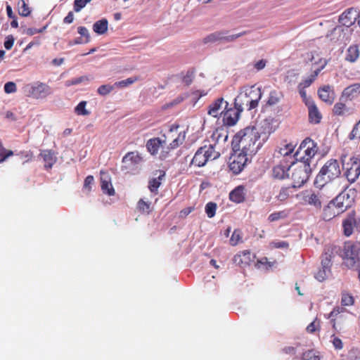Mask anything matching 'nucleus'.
I'll return each mask as SVG.
<instances>
[{"label":"nucleus","instance_id":"f8f14e48","mask_svg":"<svg viewBox=\"0 0 360 360\" xmlns=\"http://www.w3.org/2000/svg\"><path fill=\"white\" fill-rule=\"evenodd\" d=\"M228 134L226 131L222 129H216L208 140L209 145L207 146H211L215 151H218L220 155L226 144Z\"/></svg>","mask_w":360,"mask_h":360},{"label":"nucleus","instance_id":"58836bf2","mask_svg":"<svg viewBox=\"0 0 360 360\" xmlns=\"http://www.w3.org/2000/svg\"><path fill=\"white\" fill-rule=\"evenodd\" d=\"M288 216V212L286 210H282L278 212H275L271 213L269 217L268 220L270 222L276 221L281 219H285Z\"/></svg>","mask_w":360,"mask_h":360},{"label":"nucleus","instance_id":"a18cd8bd","mask_svg":"<svg viewBox=\"0 0 360 360\" xmlns=\"http://www.w3.org/2000/svg\"><path fill=\"white\" fill-rule=\"evenodd\" d=\"M89 80L87 76H81L77 78L67 80L65 85L66 86H70L72 85H77L82 82H88Z\"/></svg>","mask_w":360,"mask_h":360},{"label":"nucleus","instance_id":"864d4df0","mask_svg":"<svg viewBox=\"0 0 360 360\" xmlns=\"http://www.w3.org/2000/svg\"><path fill=\"white\" fill-rule=\"evenodd\" d=\"M91 0H75L74 1V11L77 13L79 12L83 8L85 7L86 4Z\"/></svg>","mask_w":360,"mask_h":360},{"label":"nucleus","instance_id":"c03bdc74","mask_svg":"<svg viewBox=\"0 0 360 360\" xmlns=\"http://www.w3.org/2000/svg\"><path fill=\"white\" fill-rule=\"evenodd\" d=\"M354 300L352 295L347 292L342 294L341 304L342 306H352L354 304Z\"/></svg>","mask_w":360,"mask_h":360},{"label":"nucleus","instance_id":"f704fd0d","mask_svg":"<svg viewBox=\"0 0 360 360\" xmlns=\"http://www.w3.org/2000/svg\"><path fill=\"white\" fill-rule=\"evenodd\" d=\"M346 311L345 309L340 307H335L333 311L329 314L328 318L331 319V321L333 322V327L335 328L336 321L342 319V316L341 314H343Z\"/></svg>","mask_w":360,"mask_h":360},{"label":"nucleus","instance_id":"39448f33","mask_svg":"<svg viewBox=\"0 0 360 360\" xmlns=\"http://www.w3.org/2000/svg\"><path fill=\"white\" fill-rule=\"evenodd\" d=\"M343 264L349 269L358 266L360 264V246L359 244L346 243L342 251Z\"/></svg>","mask_w":360,"mask_h":360},{"label":"nucleus","instance_id":"5701e85b","mask_svg":"<svg viewBox=\"0 0 360 360\" xmlns=\"http://www.w3.org/2000/svg\"><path fill=\"white\" fill-rule=\"evenodd\" d=\"M318 95L321 100L330 105L333 103L335 99V92L330 85L319 88Z\"/></svg>","mask_w":360,"mask_h":360},{"label":"nucleus","instance_id":"de8ad7c7","mask_svg":"<svg viewBox=\"0 0 360 360\" xmlns=\"http://www.w3.org/2000/svg\"><path fill=\"white\" fill-rule=\"evenodd\" d=\"M115 88L114 85L103 84L98 87L97 92L101 96H106L110 94Z\"/></svg>","mask_w":360,"mask_h":360},{"label":"nucleus","instance_id":"6e6d98bb","mask_svg":"<svg viewBox=\"0 0 360 360\" xmlns=\"http://www.w3.org/2000/svg\"><path fill=\"white\" fill-rule=\"evenodd\" d=\"M302 360H319V358L316 355L314 351L308 350L303 353Z\"/></svg>","mask_w":360,"mask_h":360},{"label":"nucleus","instance_id":"6e6552de","mask_svg":"<svg viewBox=\"0 0 360 360\" xmlns=\"http://www.w3.org/2000/svg\"><path fill=\"white\" fill-rule=\"evenodd\" d=\"M293 167L291 179L292 187L300 188L309 179L311 169L309 163H302L292 165Z\"/></svg>","mask_w":360,"mask_h":360},{"label":"nucleus","instance_id":"7c9ffc66","mask_svg":"<svg viewBox=\"0 0 360 360\" xmlns=\"http://www.w3.org/2000/svg\"><path fill=\"white\" fill-rule=\"evenodd\" d=\"M245 188L238 186L229 193V199L236 203L243 202L245 200Z\"/></svg>","mask_w":360,"mask_h":360},{"label":"nucleus","instance_id":"ea45409f","mask_svg":"<svg viewBox=\"0 0 360 360\" xmlns=\"http://www.w3.org/2000/svg\"><path fill=\"white\" fill-rule=\"evenodd\" d=\"M321 330V321L316 318L311 323H309L306 330L308 333H315Z\"/></svg>","mask_w":360,"mask_h":360},{"label":"nucleus","instance_id":"13d9d810","mask_svg":"<svg viewBox=\"0 0 360 360\" xmlns=\"http://www.w3.org/2000/svg\"><path fill=\"white\" fill-rule=\"evenodd\" d=\"M17 91L16 84L13 82H8L4 85V91L6 94L15 93Z\"/></svg>","mask_w":360,"mask_h":360},{"label":"nucleus","instance_id":"49530a36","mask_svg":"<svg viewBox=\"0 0 360 360\" xmlns=\"http://www.w3.org/2000/svg\"><path fill=\"white\" fill-rule=\"evenodd\" d=\"M86 102L81 101L75 109V112L79 115H89V111L86 109Z\"/></svg>","mask_w":360,"mask_h":360},{"label":"nucleus","instance_id":"4be33fe9","mask_svg":"<svg viewBox=\"0 0 360 360\" xmlns=\"http://www.w3.org/2000/svg\"><path fill=\"white\" fill-rule=\"evenodd\" d=\"M305 105L309 110V120L313 124H319L322 118V115L315 103L313 101H306Z\"/></svg>","mask_w":360,"mask_h":360},{"label":"nucleus","instance_id":"ddd939ff","mask_svg":"<svg viewBox=\"0 0 360 360\" xmlns=\"http://www.w3.org/2000/svg\"><path fill=\"white\" fill-rule=\"evenodd\" d=\"M248 155H246L242 151L231 156L229 165L230 170L235 174L241 172L248 160Z\"/></svg>","mask_w":360,"mask_h":360},{"label":"nucleus","instance_id":"c756f323","mask_svg":"<svg viewBox=\"0 0 360 360\" xmlns=\"http://www.w3.org/2000/svg\"><path fill=\"white\" fill-rule=\"evenodd\" d=\"M356 221L354 214L349 215L342 222L344 234L349 236L353 233L354 227L356 226Z\"/></svg>","mask_w":360,"mask_h":360},{"label":"nucleus","instance_id":"bb28decb","mask_svg":"<svg viewBox=\"0 0 360 360\" xmlns=\"http://www.w3.org/2000/svg\"><path fill=\"white\" fill-rule=\"evenodd\" d=\"M341 214L337 207L330 201L323 210V219L325 221H330L334 217Z\"/></svg>","mask_w":360,"mask_h":360},{"label":"nucleus","instance_id":"2eb2a0df","mask_svg":"<svg viewBox=\"0 0 360 360\" xmlns=\"http://www.w3.org/2000/svg\"><path fill=\"white\" fill-rule=\"evenodd\" d=\"M164 139L160 137H155L150 139L147 141L146 146L147 150L151 155H157L160 149L163 150L166 148L167 138L165 134L162 135Z\"/></svg>","mask_w":360,"mask_h":360},{"label":"nucleus","instance_id":"a878e982","mask_svg":"<svg viewBox=\"0 0 360 360\" xmlns=\"http://www.w3.org/2000/svg\"><path fill=\"white\" fill-rule=\"evenodd\" d=\"M360 94V84H354L345 88L342 93V101H351Z\"/></svg>","mask_w":360,"mask_h":360},{"label":"nucleus","instance_id":"37998d69","mask_svg":"<svg viewBox=\"0 0 360 360\" xmlns=\"http://www.w3.org/2000/svg\"><path fill=\"white\" fill-rule=\"evenodd\" d=\"M217 204L213 202H209L205 205V212L209 218H212L214 217L217 211Z\"/></svg>","mask_w":360,"mask_h":360},{"label":"nucleus","instance_id":"1a4fd4ad","mask_svg":"<svg viewBox=\"0 0 360 360\" xmlns=\"http://www.w3.org/2000/svg\"><path fill=\"white\" fill-rule=\"evenodd\" d=\"M25 92L27 96L36 99L44 98L51 93L48 84L39 82L26 85Z\"/></svg>","mask_w":360,"mask_h":360},{"label":"nucleus","instance_id":"680f3d73","mask_svg":"<svg viewBox=\"0 0 360 360\" xmlns=\"http://www.w3.org/2000/svg\"><path fill=\"white\" fill-rule=\"evenodd\" d=\"M94 181V176L92 175H89L86 177L84 182V188L87 189L88 191H90L91 189V185L93 184Z\"/></svg>","mask_w":360,"mask_h":360},{"label":"nucleus","instance_id":"e2e57ef3","mask_svg":"<svg viewBox=\"0 0 360 360\" xmlns=\"http://www.w3.org/2000/svg\"><path fill=\"white\" fill-rule=\"evenodd\" d=\"M47 25L44 26L41 29H36V28H28L25 30V34L30 36H32L37 33L43 32L47 27Z\"/></svg>","mask_w":360,"mask_h":360},{"label":"nucleus","instance_id":"f257e3e1","mask_svg":"<svg viewBox=\"0 0 360 360\" xmlns=\"http://www.w3.org/2000/svg\"><path fill=\"white\" fill-rule=\"evenodd\" d=\"M266 125L267 127H249L240 130L234 136L233 142L238 143V149L246 155L255 154L271 133L269 124L266 123Z\"/></svg>","mask_w":360,"mask_h":360},{"label":"nucleus","instance_id":"2f4dec72","mask_svg":"<svg viewBox=\"0 0 360 360\" xmlns=\"http://www.w3.org/2000/svg\"><path fill=\"white\" fill-rule=\"evenodd\" d=\"M360 51L357 45H351L346 51L345 60L349 63H354L359 57Z\"/></svg>","mask_w":360,"mask_h":360},{"label":"nucleus","instance_id":"0eeeda50","mask_svg":"<svg viewBox=\"0 0 360 360\" xmlns=\"http://www.w3.org/2000/svg\"><path fill=\"white\" fill-rule=\"evenodd\" d=\"M143 160V158L139 151L128 152L122 158L121 170L125 173L134 174L139 170Z\"/></svg>","mask_w":360,"mask_h":360},{"label":"nucleus","instance_id":"bf43d9fd","mask_svg":"<svg viewBox=\"0 0 360 360\" xmlns=\"http://www.w3.org/2000/svg\"><path fill=\"white\" fill-rule=\"evenodd\" d=\"M357 138L360 140V120L354 127L351 134L350 139Z\"/></svg>","mask_w":360,"mask_h":360},{"label":"nucleus","instance_id":"e433bc0d","mask_svg":"<svg viewBox=\"0 0 360 360\" xmlns=\"http://www.w3.org/2000/svg\"><path fill=\"white\" fill-rule=\"evenodd\" d=\"M283 97L282 92L277 91H271L267 101V104L269 105H274L279 103L281 99Z\"/></svg>","mask_w":360,"mask_h":360},{"label":"nucleus","instance_id":"052dcab7","mask_svg":"<svg viewBox=\"0 0 360 360\" xmlns=\"http://www.w3.org/2000/svg\"><path fill=\"white\" fill-rule=\"evenodd\" d=\"M13 151L6 149L5 148L1 146V163L6 161L9 157L13 156Z\"/></svg>","mask_w":360,"mask_h":360},{"label":"nucleus","instance_id":"412c9836","mask_svg":"<svg viewBox=\"0 0 360 360\" xmlns=\"http://www.w3.org/2000/svg\"><path fill=\"white\" fill-rule=\"evenodd\" d=\"M294 164V160L291 161L290 164L285 163L283 165L282 162L275 165L272 169V176L274 179H284L289 176L288 171L292 165Z\"/></svg>","mask_w":360,"mask_h":360},{"label":"nucleus","instance_id":"7ed1b4c3","mask_svg":"<svg viewBox=\"0 0 360 360\" xmlns=\"http://www.w3.org/2000/svg\"><path fill=\"white\" fill-rule=\"evenodd\" d=\"M341 174L339 162L337 160H328L316 176L314 185L322 188L325 184L338 178Z\"/></svg>","mask_w":360,"mask_h":360},{"label":"nucleus","instance_id":"f03ea898","mask_svg":"<svg viewBox=\"0 0 360 360\" xmlns=\"http://www.w3.org/2000/svg\"><path fill=\"white\" fill-rule=\"evenodd\" d=\"M262 96V93L259 88L255 86H245L236 98L234 105L241 108L243 110H251L258 106Z\"/></svg>","mask_w":360,"mask_h":360},{"label":"nucleus","instance_id":"8fccbe9b","mask_svg":"<svg viewBox=\"0 0 360 360\" xmlns=\"http://www.w3.org/2000/svg\"><path fill=\"white\" fill-rule=\"evenodd\" d=\"M136 80H137L136 77H129V78H127V79H124V80L115 82L114 84V86L116 87H120V88L125 87L130 84H132Z\"/></svg>","mask_w":360,"mask_h":360},{"label":"nucleus","instance_id":"c9c22d12","mask_svg":"<svg viewBox=\"0 0 360 360\" xmlns=\"http://www.w3.org/2000/svg\"><path fill=\"white\" fill-rule=\"evenodd\" d=\"M164 176L165 173L160 174L157 178H153L151 180H150L148 184V188L150 191V192L154 193L155 194L158 193V188L161 185V181Z\"/></svg>","mask_w":360,"mask_h":360},{"label":"nucleus","instance_id":"338daca9","mask_svg":"<svg viewBox=\"0 0 360 360\" xmlns=\"http://www.w3.org/2000/svg\"><path fill=\"white\" fill-rule=\"evenodd\" d=\"M349 360H360V352L357 350H351L349 352Z\"/></svg>","mask_w":360,"mask_h":360},{"label":"nucleus","instance_id":"423d86ee","mask_svg":"<svg viewBox=\"0 0 360 360\" xmlns=\"http://www.w3.org/2000/svg\"><path fill=\"white\" fill-rule=\"evenodd\" d=\"M218 158H219L218 151H215L211 146L205 145L197 150L191 162V165L198 167H203L208 161L214 160Z\"/></svg>","mask_w":360,"mask_h":360},{"label":"nucleus","instance_id":"6ab92c4d","mask_svg":"<svg viewBox=\"0 0 360 360\" xmlns=\"http://www.w3.org/2000/svg\"><path fill=\"white\" fill-rule=\"evenodd\" d=\"M228 105L227 101H224L223 98H219L209 105L207 113L214 117H218L223 115Z\"/></svg>","mask_w":360,"mask_h":360},{"label":"nucleus","instance_id":"4468645a","mask_svg":"<svg viewBox=\"0 0 360 360\" xmlns=\"http://www.w3.org/2000/svg\"><path fill=\"white\" fill-rule=\"evenodd\" d=\"M331 201L342 214L352 205L354 199L350 197L347 192L343 191Z\"/></svg>","mask_w":360,"mask_h":360},{"label":"nucleus","instance_id":"b1692460","mask_svg":"<svg viewBox=\"0 0 360 360\" xmlns=\"http://www.w3.org/2000/svg\"><path fill=\"white\" fill-rule=\"evenodd\" d=\"M233 262L241 267L248 266L252 262V254L250 250H243L233 257Z\"/></svg>","mask_w":360,"mask_h":360},{"label":"nucleus","instance_id":"72a5a7b5","mask_svg":"<svg viewBox=\"0 0 360 360\" xmlns=\"http://www.w3.org/2000/svg\"><path fill=\"white\" fill-rule=\"evenodd\" d=\"M108 21L105 18H103L96 21L93 25V30L98 34H103L108 31Z\"/></svg>","mask_w":360,"mask_h":360},{"label":"nucleus","instance_id":"3c124183","mask_svg":"<svg viewBox=\"0 0 360 360\" xmlns=\"http://www.w3.org/2000/svg\"><path fill=\"white\" fill-rule=\"evenodd\" d=\"M78 33L82 36L84 37V39L82 41H79V43H88L90 40V35L89 33L88 30L83 26H80L77 28Z\"/></svg>","mask_w":360,"mask_h":360},{"label":"nucleus","instance_id":"c85d7f7f","mask_svg":"<svg viewBox=\"0 0 360 360\" xmlns=\"http://www.w3.org/2000/svg\"><path fill=\"white\" fill-rule=\"evenodd\" d=\"M295 148V144L293 143H283L278 148L277 152L283 158H290L293 160V155H292Z\"/></svg>","mask_w":360,"mask_h":360},{"label":"nucleus","instance_id":"a19ab883","mask_svg":"<svg viewBox=\"0 0 360 360\" xmlns=\"http://www.w3.org/2000/svg\"><path fill=\"white\" fill-rule=\"evenodd\" d=\"M242 239V233L240 229H235L230 238V244L232 246L238 245Z\"/></svg>","mask_w":360,"mask_h":360},{"label":"nucleus","instance_id":"f3484780","mask_svg":"<svg viewBox=\"0 0 360 360\" xmlns=\"http://www.w3.org/2000/svg\"><path fill=\"white\" fill-rule=\"evenodd\" d=\"M243 111L241 108L236 106L234 108H226L223 113V122L227 126H233L239 119L240 114Z\"/></svg>","mask_w":360,"mask_h":360},{"label":"nucleus","instance_id":"4c0bfd02","mask_svg":"<svg viewBox=\"0 0 360 360\" xmlns=\"http://www.w3.org/2000/svg\"><path fill=\"white\" fill-rule=\"evenodd\" d=\"M18 5V13L20 15L27 17L30 14L31 10L24 0L19 1Z\"/></svg>","mask_w":360,"mask_h":360},{"label":"nucleus","instance_id":"69168bd1","mask_svg":"<svg viewBox=\"0 0 360 360\" xmlns=\"http://www.w3.org/2000/svg\"><path fill=\"white\" fill-rule=\"evenodd\" d=\"M332 338H333L332 343H333V347L336 349H342L343 347V343H342V341L341 340V339H340L338 337H335V335H333Z\"/></svg>","mask_w":360,"mask_h":360},{"label":"nucleus","instance_id":"4d7b16f0","mask_svg":"<svg viewBox=\"0 0 360 360\" xmlns=\"http://www.w3.org/2000/svg\"><path fill=\"white\" fill-rule=\"evenodd\" d=\"M289 195V188H282L276 198L280 201H285Z\"/></svg>","mask_w":360,"mask_h":360},{"label":"nucleus","instance_id":"603ef678","mask_svg":"<svg viewBox=\"0 0 360 360\" xmlns=\"http://www.w3.org/2000/svg\"><path fill=\"white\" fill-rule=\"evenodd\" d=\"M321 267L326 270L330 271L331 267V255H328L327 252L323 255L321 260Z\"/></svg>","mask_w":360,"mask_h":360},{"label":"nucleus","instance_id":"0e129e2a","mask_svg":"<svg viewBox=\"0 0 360 360\" xmlns=\"http://www.w3.org/2000/svg\"><path fill=\"white\" fill-rule=\"evenodd\" d=\"M15 39L13 35H8L6 37V40L4 41V47L7 50H10L14 44Z\"/></svg>","mask_w":360,"mask_h":360},{"label":"nucleus","instance_id":"774afa93","mask_svg":"<svg viewBox=\"0 0 360 360\" xmlns=\"http://www.w3.org/2000/svg\"><path fill=\"white\" fill-rule=\"evenodd\" d=\"M74 20V14L72 11H70L63 19V22L65 24H70Z\"/></svg>","mask_w":360,"mask_h":360},{"label":"nucleus","instance_id":"5fc2aeb1","mask_svg":"<svg viewBox=\"0 0 360 360\" xmlns=\"http://www.w3.org/2000/svg\"><path fill=\"white\" fill-rule=\"evenodd\" d=\"M330 273V271L329 270H326V269H323L321 267V269H319L317 273L315 275V278L319 281H324L328 275Z\"/></svg>","mask_w":360,"mask_h":360},{"label":"nucleus","instance_id":"09e8293b","mask_svg":"<svg viewBox=\"0 0 360 360\" xmlns=\"http://www.w3.org/2000/svg\"><path fill=\"white\" fill-rule=\"evenodd\" d=\"M15 155L20 156V158L23 160L22 164L31 161L33 158V153L30 150L20 151V153H16Z\"/></svg>","mask_w":360,"mask_h":360},{"label":"nucleus","instance_id":"9b49d317","mask_svg":"<svg viewBox=\"0 0 360 360\" xmlns=\"http://www.w3.org/2000/svg\"><path fill=\"white\" fill-rule=\"evenodd\" d=\"M344 175L349 183H354L360 175V159L352 157L344 164Z\"/></svg>","mask_w":360,"mask_h":360},{"label":"nucleus","instance_id":"393cba45","mask_svg":"<svg viewBox=\"0 0 360 360\" xmlns=\"http://www.w3.org/2000/svg\"><path fill=\"white\" fill-rule=\"evenodd\" d=\"M101 189L103 192L110 196L114 195L115 191V189L113 188L108 174L105 172L101 171Z\"/></svg>","mask_w":360,"mask_h":360},{"label":"nucleus","instance_id":"dca6fc26","mask_svg":"<svg viewBox=\"0 0 360 360\" xmlns=\"http://www.w3.org/2000/svg\"><path fill=\"white\" fill-rule=\"evenodd\" d=\"M186 139L185 131L179 132L177 136L173 139L169 146H166V148H163V150H160L159 158L160 160H165L169 156L171 150H174L183 144Z\"/></svg>","mask_w":360,"mask_h":360},{"label":"nucleus","instance_id":"9d476101","mask_svg":"<svg viewBox=\"0 0 360 360\" xmlns=\"http://www.w3.org/2000/svg\"><path fill=\"white\" fill-rule=\"evenodd\" d=\"M247 31H244L238 34H232V35H227L228 31L222 30V31H217L214 32L213 33H211L206 36L202 39V42L204 44H209V43H215L217 41H225V42H231L236 39L239 38L240 37H242L247 34Z\"/></svg>","mask_w":360,"mask_h":360},{"label":"nucleus","instance_id":"20e7f679","mask_svg":"<svg viewBox=\"0 0 360 360\" xmlns=\"http://www.w3.org/2000/svg\"><path fill=\"white\" fill-rule=\"evenodd\" d=\"M318 151L316 143L310 138H307L301 143L299 148L293 155L296 160L302 163H309Z\"/></svg>","mask_w":360,"mask_h":360},{"label":"nucleus","instance_id":"473e14b6","mask_svg":"<svg viewBox=\"0 0 360 360\" xmlns=\"http://www.w3.org/2000/svg\"><path fill=\"white\" fill-rule=\"evenodd\" d=\"M347 101H342L340 98L339 102L336 103L333 107V113L338 116H343L349 114V108L347 107L346 103Z\"/></svg>","mask_w":360,"mask_h":360},{"label":"nucleus","instance_id":"79ce46f5","mask_svg":"<svg viewBox=\"0 0 360 360\" xmlns=\"http://www.w3.org/2000/svg\"><path fill=\"white\" fill-rule=\"evenodd\" d=\"M137 209L141 213L149 214L150 212V203L140 199L137 203Z\"/></svg>","mask_w":360,"mask_h":360},{"label":"nucleus","instance_id":"a211bd4d","mask_svg":"<svg viewBox=\"0 0 360 360\" xmlns=\"http://www.w3.org/2000/svg\"><path fill=\"white\" fill-rule=\"evenodd\" d=\"M360 13L354 8H349L345 11L339 18V22L347 27L354 24L356 19H359Z\"/></svg>","mask_w":360,"mask_h":360},{"label":"nucleus","instance_id":"cd10ccee","mask_svg":"<svg viewBox=\"0 0 360 360\" xmlns=\"http://www.w3.org/2000/svg\"><path fill=\"white\" fill-rule=\"evenodd\" d=\"M39 155L44 162V167L46 169H51L56 162V158L51 150H41Z\"/></svg>","mask_w":360,"mask_h":360},{"label":"nucleus","instance_id":"aec40b11","mask_svg":"<svg viewBox=\"0 0 360 360\" xmlns=\"http://www.w3.org/2000/svg\"><path fill=\"white\" fill-rule=\"evenodd\" d=\"M321 194L320 192L307 191L303 193V200L306 204L320 210L322 206Z\"/></svg>","mask_w":360,"mask_h":360}]
</instances>
